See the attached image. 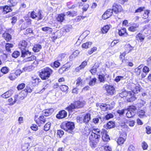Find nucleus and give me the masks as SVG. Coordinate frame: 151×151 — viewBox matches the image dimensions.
I'll list each match as a JSON object with an SVG mask.
<instances>
[{
	"label": "nucleus",
	"instance_id": "f257e3e1",
	"mask_svg": "<svg viewBox=\"0 0 151 151\" xmlns=\"http://www.w3.org/2000/svg\"><path fill=\"white\" fill-rule=\"evenodd\" d=\"M102 132L98 128H93L91 133L89 137V139L90 145L92 147H95L99 141L101 137L100 134Z\"/></svg>",
	"mask_w": 151,
	"mask_h": 151
},
{
	"label": "nucleus",
	"instance_id": "f03ea898",
	"mask_svg": "<svg viewBox=\"0 0 151 151\" xmlns=\"http://www.w3.org/2000/svg\"><path fill=\"white\" fill-rule=\"evenodd\" d=\"M53 72V71L51 68L46 67L42 69L40 74V77L42 79L46 80L50 77Z\"/></svg>",
	"mask_w": 151,
	"mask_h": 151
},
{
	"label": "nucleus",
	"instance_id": "7ed1b4c3",
	"mask_svg": "<svg viewBox=\"0 0 151 151\" xmlns=\"http://www.w3.org/2000/svg\"><path fill=\"white\" fill-rule=\"evenodd\" d=\"M61 128L72 135L74 134L73 130L75 128V126L74 124L72 122H68L63 123Z\"/></svg>",
	"mask_w": 151,
	"mask_h": 151
},
{
	"label": "nucleus",
	"instance_id": "20e7f679",
	"mask_svg": "<svg viewBox=\"0 0 151 151\" xmlns=\"http://www.w3.org/2000/svg\"><path fill=\"white\" fill-rule=\"evenodd\" d=\"M136 108L135 106H129L127 109V111L126 114L127 117L128 118H130L134 116L136 113Z\"/></svg>",
	"mask_w": 151,
	"mask_h": 151
},
{
	"label": "nucleus",
	"instance_id": "39448f33",
	"mask_svg": "<svg viewBox=\"0 0 151 151\" xmlns=\"http://www.w3.org/2000/svg\"><path fill=\"white\" fill-rule=\"evenodd\" d=\"M30 45V42L25 40H22L20 42L19 44V47L20 50L28 49Z\"/></svg>",
	"mask_w": 151,
	"mask_h": 151
},
{
	"label": "nucleus",
	"instance_id": "423d86ee",
	"mask_svg": "<svg viewBox=\"0 0 151 151\" xmlns=\"http://www.w3.org/2000/svg\"><path fill=\"white\" fill-rule=\"evenodd\" d=\"M114 106V103H110L109 104L102 103L100 106V108L103 110H109L112 109Z\"/></svg>",
	"mask_w": 151,
	"mask_h": 151
},
{
	"label": "nucleus",
	"instance_id": "0eeeda50",
	"mask_svg": "<svg viewBox=\"0 0 151 151\" xmlns=\"http://www.w3.org/2000/svg\"><path fill=\"white\" fill-rule=\"evenodd\" d=\"M103 88H105L107 93L109 95H113L115 91L114 87L112 85L105 84Z\"/></svg>",
	"mask_w": 151,
	"mask_h": 151
},
{
	"label": "nucleus",
	"instance_id": "6e6552de",
	"mask_svg": "<svg viewBox=\"0 0 151 151\" xmlns=\"http://www.w3.org/2000/svg\"><path fill=\"white\" fill-rule=\"evenodd\" d=\"M128 88L132 91V93H137L140 91L139 88V86H136L133 83L130 84L129 85Z\"/></svg>",
	"mask_w": 151,
	"mask_h": 151
},
{
	"label": "nucleus",
	"instance_id": "1a4fd4ad",
	"mask_svg": "<svg viewBox=\"0 0 151 151\" xmlns=\"http://www.w3.org/2000/svg\"><path fill=\"white\" fill-rule=\"evenodd\" d=\"M35 120L37 124L39 126H40L41 124H43L46 122V118L43 116H40L37 119L35 118Z\"/></svg>",
	"mask_w": 151,
	"mask_h": 151
},
{
	"label": "nucleus",
	"instance_id": "9d476101",
	"mask_svg": "<svg viewBox=\"0 0 151 151\" xmlns=\"http://www.w3.org/2000/svg\"><path fill=\"white\" fill-rule=\"evenodd\" d=\"M122 9V8L120 5H118L116 4H114L113 6L112 10L116 14L121 12Z\"/></svg>",
	"mask_w": 151,
	"mask_h": 151
},
{
	"label": "nucleus",
	"instance_id": "9b49d317",
	"mask_svg": "<svg viewBox=\"0 0 151 151\" xmlns=\"http://www.w3.org/2000/svg\"><path fill=\"white\" fill-rule=\"evenodd\" d=\"M67 116V113L64 110L60 111L56 115V117L58 119H61Z\"/></svg>",
	"mask_w": 151,
	"mask_h": 151
},
{
	"label": "nucleus",
	"instance_id": "f8f14e48",
	"mask_svg": "<svg viewBox=\"0 0 151 151\" xmlns=\"http://www.w3.org/2000/svg\"><path fill=\"white\" fill-rule=\"evenodd\" d=\"M54 109L52 108L46 109L43 111V114L45 116H48L50 115L54 111Z\"/></svg>",
	"mask_w": 151,
	"mask_h": 151
},
{
	"label": "nucleus",
	"instance_id": "ddd939ff",
	"mask_svg": "<svg viewBox=\"0 0 151 151\" xmlns=\"http://www.w3.org/2000/svg\"><path fill=\"white\" fill-rule=\"evenodd\" d=\"M76 108H82L85 104L86 102L84 101H77L74 103Z\"/></svg>",
	"mask_w": 151,
	"mask_h": 151
},
{
	"label": "nucleus",
	"instance_id": "4468645a",
	"mask_svg": "<svg viewBox=\"0 0 151 151\" xmlns=\"http://www.w3.org/2000/svg\"><path fill=\"white\" fill-rule=\"evenodd\" d=\"M132 93V91H129L128 92L126 91H123L119 93V96L122 98L128 96L129 95L131 96Z\"/></svg>",
	"mask_w": 151,
	"mask_h": 151
},
{
	"label": "nucleus",
	"instance_id": "2eb2a0df",
	"mask_svg": "<svg viewBox=\"0 0 151 151\" xmlns=\"http://www.w3.org/2000/svg\"><path fill=\"white\" fill-rule=\"evenodd\" d=\"M21 57H25L27 56L28 55H30L31 52H30L28 49H25L23 50H21Z\"/></svg>",
	"mask_w": 151,
	"mask_h": 151
},
{
	"label": "nucleus",
	"instance_id": "dca6fc26",
	"mask_svg": "<svg viewBox=\"0 0 151 151\" xmlns=\"http://www.w3.org/2000/svg\"><path fill=\"white\" fill-rule=\"evenodd\" d=\"M2 8L0 9L1 12H2V13L4 14H6L8 12L12 11V9L10 8V7L6 6L5 7L2 6Z\"/></svg>",
	"mask_w": 151,
	"mask_h": 151
},
{
	"label": "nucleus",
	"instance_id": "f3484780",
	"mask_svg": "<svg viewBox=\"0 0 151 151\" xmlns=\"http://www.w3.org/2000/svg\"><path fill=\"white\" fill-rule=\"evenodd\" d=\"M34 68V66L33 65L28 66L25 65L24 67L22 69V72H29L31 71Z\"/></svg>",
	"mask_w": 151,
	"mask_h": 151
},
{
	"label": "nucleus",
	"instance_id": "a211bd4d",
	"mask_svg": "<svg viewBox=\"0 0 151 151\" xmlns=\"http://www.w3.org/2000/svg\"><path fill=\"white\" fill-rule=\"evenodd\" d=\"M13 93L12 91L9 90L2 95L1 96L4 98H7L11 96Z\"/></svg>",
	"mask_w": 151,
	"mask_h": 151
},
{
	"label": "nucleus",
	"instance_id": "6ab92c4d",
	"mask_svg": "<svg viewBox=\"0 0 151 151\" xmlns=\"http://www.w3.org/2000/svg\"><path fill=\"white\" fill-rule=\"evenodd\" d=\"M149 71V68L147 67L146 66H144L143 68V71L144 73L142 74L141 77L142 78H144Z\"/></svg>",
	"mask_w": 151,
	"mask_h": 151
},
{
	"label": "nucleus",
	"instance_id": "aec40b11",
	"mask_svg": "<svg viewBox=\"0 0 151 151\" xmlns=\"http://www.w3.org/2000/svg\"><path fill=\"white\" fill-rule=\"evenodd\" d=\"M91 119V115L89 113H87L84 116L83 119V122L86 123H88Z\"/></svg>",
	"mask_w": 151,
	"mask_h": 151
},
{
	"label": "nucleus",
	"instance_id": "412c9836",
	"mask_svg": "<svg viewBox=\"0 0 151 151\" xmlns=\"http://www.w3.org/2000/svg\"><path fill=\"white\" fill-rule=\"evenodd\" d=\"M76 86H82L84 84L85 81L82 79L80 77H79L76 80Z\"/></svg>",
	"mask_w": 151,
	"mask_h": 151
},
{
	"label": "nucleus",
	"instance_id": "4be33fe9",
	"mask_svg": "<svg viewBox=\"0 0 151 151\" xmlns=\"http://www.w3.org/2000/svg\"><path fill=\"white\" fill-rule=\"evenodd\" d=\"M102 138L104 141H108L110 139L109 136L106 132L103 133Z\"/></svg>",
	"mask_w": 151,
	"mask_h": 151
},
{
	"label": "nucleus",
	"instance_id": "5701e85b",
	"mask_svg": "<svg viewBox=\"0 0 151 151\" xmlns=\"http://www.w3.org/2000/svg\"><path fill=\"white\" fill-rule=\"evenodd\" d=\"M65 15L63 14H59L56 18L57 20L60 22H63L65 19Z\"/></svg>",
	"mask_w": 151,
	"mask_h": 151
},
{
	"label": "nucleus",
	"instance_id": "b1692460",
	"mask_svg": "<svg viewBox=\"0 0 151 151\" xmlns=\"http://www.w3.org/2000/svg\"><path fill=\"white\" fill-rule=\"evenodd\" d=\"M42 48V46L40 44H36L34 45L32 48L33 51L35 52H38Z\"/></svg>",
	"mask_w": 151,
	"mask_h": 151
},
{
	"label": "nucleus",
	"instance_id": "393cba45",
	"mask_svg": "<svg viewBox=\"0 0 151 151\" xmlns=\"http://www.w3.org/2000/svg\"><path fill=\"white\" fill-rule=\"evenodd\" d=\"M138 27V25L135 24L128 28V30L131 32H134L137 30V28Z\"/></svg>",
	"mask_w": 151,
	"mask_h": 151
},
{
	"label": "nucleus",
	"instance_id": "a878e982",
	"mask_svg": "<svg viewBox=\"0 0 151 151\" xmlns=\"http://www.w3.org/2000/svg\"><path fill=\"white\" fill-rule=\"evenodd\" d=\"M3 37L4 39L8 42L11 39V36L9 34L7 33H3Z\"/></svg>",
	"mask_w": 151,
	"mask_h": 151
},
{
	"label": "nucleus",
	"instance_id": "bb28decb",
	"mask_svg": "<svg viewBox=\"0 0 151 151\" xmlns=\"http://www.w3.org/2000/svg\"><path fill=\"white\" fill-rule=\"evenodd\" d=\"M32 83L33 86H35L37 85L40 82L39 80H40L39 78H34L33 77L32 78Z\"/></svg>",
	"mask_w": 151,
	"mask_h": 151
},
{
	"label": "nucleus",
	"instance_id": "cd10ccee",
	"mask_svg": "<svg viewBox=\"0 0 151 151\" xmlns=\"http://www.w3.org/2000/svg\"><path fill=\"white\" fill-rule=\"evenodd\" d=\"M92 44L91 42H87L83 44L82 47L83 48L86 49L90 47Z\"/></svg>",
	"mask_w": 151,
	"mask_h": 151
},
{
	"label": "nucleus",
	"instance_id": "c85d7f7f",
	"mask_svg": "<svg viewBox=\"0 0 151 151\" xmlns=\"http://www.w3.org/2000/svg\"><path fill=\"white\" fill-rule=\"evenodd\" d=\"M110 25H106L104 26L101 30L103 34H105L108 31L110 28Z\"/></svg>",
	"mask_w": 151,
	"mask_h": 151
},
{
	"label": "nucleus",
	"instance_id": "c756f323",
	"mask_svg": "<svg viewBox=\"0 0 151 151\" xmlns=\"http://www.w3.org/2000/svg\"><path fill=\"white\" fill-rule=\"evenodd\" d=\"M76 109L74 103L71 104L66 108V109L70 112L72 111L73 110Z\"/></svg>",
	"mask_w": 151,
	"mask_h": 151
},
{
	"label": "nucleus",
	"instance_id": "7c9ffc66",
	"mask_svg": "<svg viewBox=\"0 0 151 151\" xmlns=\"http://www.w3.org/2000/svg\"><path fill=\"white\" fill-rule=\"evenodd\" d=\"M133 94L132 93L131 96H127V100L128 102H131L134 101L136 99V98L133 96L132 95Z\"/></svg>",
	"mask_w": 151,
	"mask_h": 151
},
{
	"label": "nucleus",
	"instance_id": "2f4dec72",
	"mask_svg": "<svg viewBox=\"0 0 151 151\" xmlns=\"http://www.w3.org/2000/svg\"><path fill=\"white\" fill-rule=\"evenodd\" d=\"M96 79L94 78L91 79L89 82V85L90 86H93L95 85L96 82Z\"/></svg>",
	"mask_w": 151,
	"mask_h": 151
},
{
	"label": "nucleus",
	"instance_id": "473e14b6",
	"mask_svg": "<svg viewBox=\"0 0 151 151\" xmlns=\"http://www.w3.org/2000/svg\"><path fill=\"white\" fill-rule=\"evenodd\" d=\"M126 30L125 28H123L121 29H120L119 31V34L120 36H122L124 35L125 33L126 35H127V34L126 32Z\"/></svg>",
	"mask_w": 151,
	"mask_h": 151
},
{
	"label": "nucleus",
	"instance_id": "72a5a7b5",
	"mask_svg": "<svg viewBox=\"0 0 151 151\" xmlns=\"http://www.w3.org/2000/svg\"><path fill=\"white\" fill-rule=\"evenodd\" d=\"M9 69L7 67H4L1 70V72L4 74L8 73L9 71Z\"/></svg>",
	"mask_w": 151,
	"mask_h": 151
},
{
	"label": "nucleus",
	"instance_id": "f704fd0d",
	"mask_svg": "<svg viewBox=\"0 0 151 151\" xmlns=\"http://www.w3.org/2000/svg\"><path fill=\"white\" fill-rule=\"evenodd\" d=\"M137 114L140 118H142L145 116V112L143 110H141L137 112Z\"/></svg>",
	"mask_w": 151,
	"mask_h": 151
},
{
	"label": "nucleus",
	"instance_id": "c9c22d12",
	"mask_svg": "<svg viewBox=\"0 0 151 151\" xmlns=\"http://www.w3.org/2000/svg\"><path fill=\"white\" fill-rule=\"evenodd\" d=\"M13 47V44L9 43H6L5 46L6 50L8 52L10 51V48Z\"/></svg>",
	"mask_w": 151,
	"mask_h": 151
},
{
	"label": "nucleus",
	"instance_id": "e433bc0d",
	"mask_svg": "<svg viewBox=\"0 0 151 151\" xmlns=\"http://www.w3.org/2000/svg\"><path fill=\"white\" fill-rule=\"evenodd\" d=\"M136 38L137 40L138 41L140 40L141 41H143L144 39V37L140 33H139L137 35Z\"/></svg>",
	"mask_w": 151,
	"mask_h": 151
},
{
	"label": "nucleus",
	"instance_id": "4c0bfd02",
	"mask_svg": "<svg viewBox=\"0 0 151 151\" xmlns=\"http://www.w3.org/2000/svg\"><path fill=\"white\" fill-rule=\"evenodd\" d=\"M115 126L114 123L111 121L109 122L106 124V127L108 129H110L114 127Z\"/></svg>",
	"mask_w": 151,
	"mask_h": 151
},
{
	"label": "nucleus",
	"instance_id": "58836bf2",
	"mask_svg": "<svg viewBox=\"0 0 151 151\" xmlns=\"http://www.w3.org/2000/svg\"><path fill=\"white\" fill-rule=\"evenodd\" d=\"M51 123L50 122L47 123L44 126V130L45 131H48L50 128Z\"/></svg>",
	"mask_w": 151,
	"mask_h": 151
},
{
	"label": "nucleus",
	"instance_id": "ea45409f",
	"mask_svg": "<svg viewBox=\"0 0 151 151\" xmlns=\"http://www.w3.org/2000/svg\"><path fill=\"white\" fill-rule=\"evenodd\" d=\"M125 140V139L122 137L119 138L117 139V143L119 145H121L123 144Z\"/></svg>",
	"mask_w": 151,
	"mask_h": 151
},
{
	"label": "nucleus",
	"instance_id": "a19ab883",
	"mask_svg": "<svg viewBox=\"0 0 151 151\" xmlns=\"http://www.w3.org/2000/svg\"><path fill=\"white\" fill-rule=\"evenodd\" d=\"M17 77L14 73H10L8 77L11 80H14Z\"/></svg>",
	"mask_w": 151,
	"mask_h": 151
},
{
	"label": "nucleus",
	"instance_id": "79ce46f5",
	"mask_svg": "<svg viewBox=\"0 0 151 151\" xmlns=\"http://www.w3.org/2000/svg\"><path fill=\"white\" fill-rule=\"evenodd\" d=\"M60 88L61 90L63 92H66L68 89V87L65 85H61L60 86Z\"/></svg>",
	"mask_w": 151,
	"mask_h": 151
},
{
	"label": "nucleus",
	"instance_id": "37998d69",
	"mask_svg": "<svg viewBox=\"0 0 151 151\" xmlns=\"http://www.w3.org/2000/svg\"><path fill=\"white\" fill-rule=\"evenodd\" d=\"M20 55V52L19 51H14L12 54V57L15 58H17Z\"/></svg>",
	"mask_w": 151,
	"mask_h": 151
},
{
	"label": "nucleus",
	"instance_id": "c03bdc74",
	"mask_svg": "<svg viewBox=\"0 0 151 151\" xmlns=\"http://www.w3.org/2000/svg\"><path fill=\"white\" fill-rule=\"evenodd\" d=\"M125 48H127L128 49L126 50L127 53H129L133 48V47L130 45L129 44L127 45L126 46Z\"/></svg>",
	"mask_w": 151,
	"mask_h": 151
},
{
	"label": "nucleus",
	"instance_id": "a18cd8bd",
	"mask_svg": "<svg viewBox=\"0 0 151 151\" xmlns=\"http://www.w3.org/2000/svg\"><path fill=\"white\" fill-rule=\"evenodd\" d=\"M60 65V63L58 61H55L52 64H51V66L53 68H58Z\"/></svg>",
	"mask_w": 151,
	"mask_h": 151
},
{
	"label": "nucleus",
	"instance_id": "49530a36",
	"mask_svg": "<svg viewBox=\"0 0 151 151\" xmlns=\"http://www.w3.org/2000/svg\"><path fill=\"white\" fill-rule=\"evenodd\" d=\"M66 54L65 53H62L59 54L58 57V59L59 60H62L65 57Z\"/></svg>",
	"mask_w": 151,
	"mask_h": 151
},
{
	"label": "nucleus",
	"instance_id": "de8ad7c7",
	"mask_svg": "<svg viewBox=\"0 0 151 151\" xmlns=\"http://www.w3.org/2000/svg\"><path fill=\"white\" fill-rule=\"evenodd\" d=\"M42 30L44 31H49L51 32L52 31V29L49 27H45L42 28Z\"/></svg>",
	"mask_w": 151,
	"mask_h": 151
},
{
	"label": "nucleus",
	"instance_id": "09e8293b",
	"mask_svg": "<svg viewBox=\"0 0 151 151\" xmlns=\"http://www.w3.org/2000/svg\"><path fill=\"white\" fill-rule=\"evenodd\" d=\"M64 133L63 131L61 130H59L57 131V134L59 138H61L63 135Z\"/></svg>",
	"mask_w": 151,
	"mask_h": 151
},
{
	"label": "nucleus",
	"instance_id": "8fccbe9b",
	"mask_svg": "<svg viewBox=\"0 0 151 151\" xmlns=\"http://www.w3.org/2000/svg\"><path fill=\"white\" fill-rule=\"evenodd\" d=\"M113 10L111 9H108L105 12L108 15V16L110 17L113 14Z\"/></svg>",
	"mask_w": 151,
	"mask_h": 151
},
{
	"label": "nucleus",
	"instance_id": "3c124183",
	"mask_svg": "<svg viewBox=\"0 0 151 151\" xmlns=\"http://www.w3.org/2000/svg\"><path fill=\"white\" fill-rule=\"evenodd\" d=\"M25 86V84L24 83H22L18 86L17 87V88L19 90H21L24 88Z\"/></svg>",
	"mask_w": 151,
	"mask_h": 151
},
{
	"label": "nucleus",
	"instance_id": "603ef678",
	"mask_svg": "<svg viewBox=\"0 0 151 151\" xmlns=\"http://www.w3.org/2000/svg\"><path fill=\"white\" fill-rule=\"evenodd\" d=\"M36 58V57L34 56H31L30 57H27L26 59L27 61H31L34 60Z\"/></svg>",
	"mask_w": 151,
	"mask_h": 151
},
{
	"label": "nucleus",
	"instance_id": "864d4df0",
	"mask_svg": "<svg viewBox=\"0 0 151 151\" xmlns=\"http://www.w3.org/2000/svg\"><path fill=\"white\" fill-rule=\"evenodd\" d=\"M18 1V0H10V2L11 4V6H15Z\"/></svg>",
	"mask_w": 151,
	"mask_h": 151
},
{
	"label": "nucleus",
	"instance_id": "5fc2aeb1",
	"mask_svg": "<svg viewBox=\"0 0 151 151\" xmlns=\"http://www.w3.org/2000/svg\"><path fill=\"white\" fill-rule=\"evenodd\" d=\"M114 116L113 114L111 113L108 114L106 116L105 118L106 119L108 120L109 119L112 118Z\"/></svg>",
	"mask_w": 151,
	"mask_h": 151
},
{
	"label": "nucleus",
	"instance_id": "6e6d98bb",
	"mask_svg": "<svg viewBox=\"0 0 151 151\" xmlns=\"http://www.w3.org/2000/svg\"><path fill=\"white\" fill-rule=\"evenodd\" d=\"M97 50V48L96 47H94L92 48L90 50L88 51V53L90 55L92 54L93 52H95Z\"/></svg>",
	"mask_w": 151,
	"mask_h": 151
},
{
	"label": "nucleus",
	"instance_id": "4d7b16f0",
	"mask_svg": "<svg viewBox=\"0 0 151 151\" xmlns=\"http://www.w3.org/2000/svg\"><path fill=\"white\" fill-rule=\"evenodd\" d=\"M99 79L100 82H103L104 81V76L100 75L99 76Z\"/></svg>",
	"mask_w": 151,
	"mask_h": 151
},
{
	"label": "nucleus",
	"instance_id": "13d9d810",
	"mask_svg": "<svg viewBox=\"0 0 151 151\" xmlns=\"http://www.w3.org/2000/svg\"><path fill=\"white\" fill-rule=\"evenodd\" d=\"M23 72H22V70H21L18 69L14 73L16 74V76L17 77H18Z\"/></svg>",
	"mask_w": 151,
	"mask_h": 151
},
{
	"label": "nucleus",
	"instance_id": "bf43d9fd",
	"mask_svg": "<svg viewBox=\"0 0 151 151\" xmlns=\"http://www.w3.org/2000/svg\"><path fill=\"white\" fill-rule=\"evenodd\" d=\"M149 12L148 10H146L145 11L144 13L143 14V18L144 19H146L148 17V14Z\"/></svg>",
	"mask_w": 151,
	"mask_h": 151
},
{
	"label": "nucleus",
	"instance_id": "052dcab7",
	"mask_svg": "<svg viewBox=\"0 0 151 151\" xmlns=\"http://www.w3.org/2000/svg\"><path fill=\"white\" fill-rule=\"evenodd\" d=\"M127 124L130 127H133L134 125V122L133 120L129 121Z\"/></svg>",
	"mask_w": 151,
	"mask_h": 151
},
{
	"label": "nucleus",
	"instance_id": "680f3d73",
	"mask_svg": "<svg viewBox=\"0 0 151 151\" xmlns=\"http://www.w3.org/2000/svg\"><path fill=\"white\" fill-rule=\"evenodd\" d=\"M146 130L147 133L148 134L151 133V128L150 127L147 126L146 127Z\"/></svg>",
	"mask_w": 151,
	"mask_h": 151
},
{
	"label": "nucleus",
	"instance_id": "e2e57ef3",
	"mask_svg": "<svg viewBox=\"0 0 151 151\" xmlns=\"http://www.w3.org/2000/svg\"><path fill=\"white\" fill-rule=\"evenodd\" d=\"M41 10H39L38 12V16L37 17L38 18L37 19L38 21L41 20L43 18L42 15L41 13Z\"/></svg>",
	"mask_w": 151,
	"mask_h": 151
},
{
	"label": "nucleus",
	"instance_id": "0e129e2a",
	"mask_svg": "<svg viewBox=\"0 0 151 151\" xmlns=\"http://www.w3.org/2000/svg\"><path fill=\"white\" fill-rule=\"evenodd\" d=\"M117 112L120 116L123 115L124 113V110L123 109L122 110H119L117 111Z\"/></svg>",
	"mask_w": 151,
	"mask_h": 151
},
{
	"label": "nucleus",
	"instance_id": "69168bd1",
	"mask_svg": "<svg viewBox=\"0 0 151 151\" xmlns=\"http://www.w3.org/2000/svg\"><path fill=\"white\" fill-rule=\"evenodd\" d=\"M32 91V89L29 87H27V88L25 89L24 90L22 91L23 92H25L27 93H30Z\"/></svg>",
	"mask_w": 151,
	"mask_h": 151
},
{
	"label": "nucleus",
	"instance_id": "338daca9",
	"mask_svg": "<svg viewBox=\"0 0 151 151\" xmlns=\"http://www.w3.org/2000/svg\"><path fill=\"white\" fill-rule=\"evenodd\" d=\"M142 147L143 150H145L147 149L148 145L145 142H144L142 144Z\"/></svg>",
	"mask_w": 151,
	"mask_h": 151
},
{
	"label": "nucleus",
	"instance_id": "774afa93",
	"mask_svg": "<svg viewBox=\"0 0 151 151\" xmlns=\"http://www.w3.org/2000/svg\"><path fill=\"white\" fill-rule=\"evenodd\" d=\"M134 147L132 145H131L129 146L128 151H134Z\"/></svg>",
	"mask_w": 151,
	"mask_h": 151
}]
</instances>
